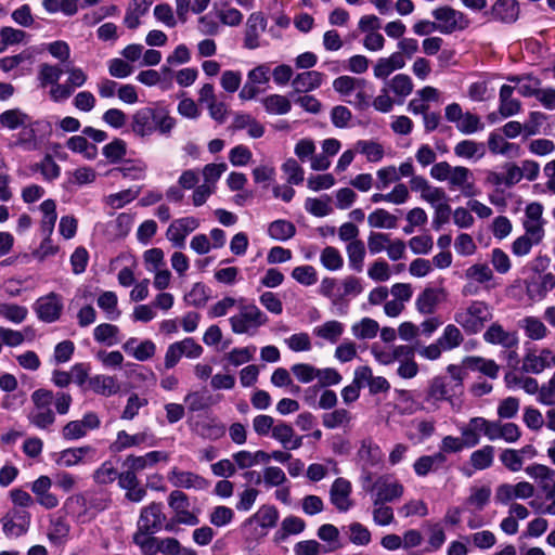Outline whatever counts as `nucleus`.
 <instances>
[{
  "label": "nucleus",
  "instance_id": "1",
  "mask_svg": "<svg viewBox=\"0 0 555 555\" xmlns=\"http://www.w3.org/2000/svg\"><path fill=\"white\" fill-rule=\"evenodd\" d=\"M175 126V118L164 106L142 107L131 116V130L139 138L150 137L156 130L162 134H168Z\"/></svg>",
  "mask_w": 555,
  "mask_h": 555
},
{
  "label": "nucleus",
  "instance_id": "2",
  "mask_svg": "<svg viewBox=\"0 0 555 555\" xmlns=\"http://www.w3.org/2000/svg\"><path fill=\"white\" fill-rule=\"evenodd\" d=\"M430 176L437 181H447L451 191H460L465 197L478 194L472 170L464 166H451L448 162L435 164Z\"/></svg>",
  "mask_w": 555,
  "mask_h": 555
},
{
  "label": "nucleus",
  "instance_id": "3",
  "mask_svg": "<svg viewBox=\"0 0 555 555\" xmlns=\"http://www.w3.org/2000/svg\"><path fill=\"white\" fill-rule=\"evenodd\" d=\"M492 319V312L488 304L480 300L472 301L467 307L459 309L454 314V321L468 335L479 333Z\"/></svg>",
  "mask_w": 555,
  "mask_h": 555
},
{
  "label": "nucleus",
  "instance_id": "4",
  "mask_svg": "<svg viewBox=\"0 0 555 555\" xmlns=\"http://www.w3.org/2000/svg\"><path fill=\"white\" fill-rule=\"evenodd\" d=\"M229 322L233 333L255 335L268 322V318L255 304H244L241 300L238 312Z\"/></svg>",
  "mask_w": 555,
  "mask_h": 555
},
{
  "label": "nucleus",
  "instance_id": "5",
  "mask_svg": "<svg viewBox=\"0 0 555 555\" xmlns=\"http://www.w3.org/2000/svg\"><path fill=\"white\" fill-rule=\"evenodd\" d=\"M53 392L47 389H37L31 393L34 409L29 412L28 422L41 430H48L55 422V414L50 408Z\"/></svg>",
  "mask_w": 555,
  "mask_h": 555
},
{
  "label": "nucleus",
  "instance_id": "6",
  "mask_svg": "<svg viewBox=\"0 0 555 555\" xmlns=\"http://www.w3.org/2000/svg\"><path fill=\"white\" fill-rule=\"evenodd\" d=\"M431 15L438 25V31L443 35H450L455 31L466 29L470 21L467 15L449 5H442L434 9Z\"/></svg>",
  "mask_w": 555,
  "mask_h": 555
},
{
  "label": "nucleus",
  "instance_id": "7",
  "mask_svg": "<svg viewBox=\"0 0 555 555\" xmlns=\"http://www.w3.org/2000/svg\"><path fill=\"white\" fill-rule=\"evenodd\" d=\"M373 504L392 502L403 495V486L390 475L378 476L370 488Z\"/></svg>",
  "mask_w": 555,
  "mask_h": 555
},
{
  "label": "nucleus",
  "instance_id": "8",
  "mask_svg": "<svg viewBox=\"0 0 555 555\" xmlns=\"http://www.w3.org/2000/svg\"><path fill=\"white\" fill-rule=\"evenodd\" d=\"M31 515L29 512L13 507L9 509L0 519L3 533L9 538H18L24 535L30 526Z\"/></svg>",
  "mask_w": 555,
  "mask_h": 555
},
{
  "label": "nucleus",
  "instance_id": "9",
  "mask_svg": "<svg viewBox=\"0 0 555 555\" xmlns=\"http://www.w3.org/2000/svg\"><path fill=\"white\" fill-rule=\"evenodd\" d=\"M165 520L163 504L152 502L141 509L135 532L156 533L163 528Z\"/></svg>",
  "mask_w": 555,
  "mask_h": 555
},
{
  "label": "nucleus",
  "instance_id": "10",
  "mask_svg": "<svg viewBox=\"0 0 555 555\" xmlns=\"http://www.w3.org/2000/svg\"><path fill=\"white\" fill-rule=\"evenodd\" d=\"M39 320L52 323L60 319L63 310L62 296L51 292L46 296L38 298L34 306Z\"/></svg>",
  "mask_w": 555,
  "mask_h": 555
},
{
  "label": "nucleus",
  "instance_id": "11",
  "mask_svg": "<svg viewBox=\"0 0 555 555\" xmlns=\"http://www.w3.org/2000/svg\"><path fill=\"white\" fill-rule=\"evenodd\" d=\"M526 474L534 479L539 489L544 493L545 498L555 495V469L533 463L525 468Z\"/></svg>",
  "mask_w": 555,
  "mask_h": 555
},
{
  "label": "nucleus",
  "instance_id": "12",
  "mask_svg": "<svg viewBox=\"0 0 555 555\" xmlns=\"http://www.w3.org/2000/svg\"><path fill=\"white\" fill-rule=\"evenodd\" d=\"M534 494V487L528 481H519L516 485L501 483L495 489V501L507 504L513 500H526Z\"/></svg>",
  "mask_w": 555,
  "mask_h": 555
},
{
  "label": "nucleus",
  "instance_id": "13",
  "mask_svg": "<svg viewBox=\"0 0 555 555\" xmlns=\"http://www.w3.org/2000/svg\"><path fill=\"white\" fill-rule=\"evenodd\" d=\"M481 435H485L491 441V421L483 417H473L461 428L466 448H473L480 442Z\"/></svg>",
  "mask_w": 555,
  "mask_h": 555
},
{
  "label": "nucleus",
  "instance_id": "14",
  "mask_svg": "<svg viewBox=\"0 0 555 555\" xmlns=\"http://www.w3.org/2000/svg\"><path fill=\"white\" fill-rule=\"evenodd\" d=\"M551 366V349H528L522 358L521 370L525 373L541 374Z\"/></svg>",
  "mask_w": 555,
  "mask_h": 555
},
{
  "label": "nucleus",
  "instance_id": "15",
  "mask_svg": "<svg viewBox=\"0 0 555 555\" xmlns=\"http://www.w3.org/2000/svg\"><path fill=\"white\" fill-rule=\"evenodd\" d=\"M199 222L194 217H184L177 219L170 223L167 229L166 236L176 247L184 246L185 237L196 230Z\"/></svg>",
  "mask_w": 555,
  "mask_h": 555
},
{
  "label": "nucleus",
  "instance_id": "16",
  "mask_svg": "<svg viewBox=\"0 0 555 555\" xmlns=\"http://www.w3.org/2000/svg\"><path fill=\"white\" fill-rule=\"evenodd\" d=\"M462 393L448 382L446 377L436 376L429 382L426 401L437 403L440 401H452V398Z\"/></svg>",
  "mask_w": 555,
  "mask_h": 555
},
{
  "label": "nucleus",
  "instance_id": "17",
  "mask_svg": "<svg viewBox=\"0 0 555 555\" xmlns=\"http://www.w3.org/2000/svg\"><path fill=\"white\" fill-rule=\"evenodd\" d=\"M267 28V18L261 12H253L246 22L244 47L254 50L260 46L259 37Z\"/></svg>",
  "mask_w": 555,
  "mask_h": 555
},
{
  "label": "nucleus",
  "instance_id": "18",
  "mask_svg": "<svg viewBox=\"0 0 555 555\" xmlns=\"http://www.w3.org/2000/svg\"><path fill=\"white\" fill-rule=\"evenodd\" d=\"M167 478L176 488L204 490L208 487V481L204 477L193 472L180 470L177 467L168 473Z\"/></svg>",
  "mask_w": 555,
  "mask_h": 555
},
{
  "label": "nucleus",
  "instance_id": "19",
  "mask_svg": "<svg viewBox=\"0 0 555 555\" xmlns=\"http://www.w3.org/2000/svg\"><path fill=\"white\" fill-rule=\"evenodd\" d=\"M271 437L289 451L299 449L304 440V437L298 436L291 424L283 421L275 423Z\"/></svg>",
  "mask_w": 555,
  "mask_h": 555
},
{
  "label": "nucleus",
  "instance_id": "20",
  "mask_svg": "<svg viewBox=\"0 0 555 555\" xmlns=\"http://www.w3.org/2000/svg\"><path fill=\"white\" fill-rule=\"evenodd\" d=\"M351 483L345 478H337L333 482L330 490V499L331 503L339 511L347 512L351 506L352 502L350 500L351 494Z\"/></svg>",
  "mask_w": 555,
  "mask_h": 555
},
{
  "label": "nucleus",
  "instance_id": "21",
  "mask_svg": "<svg viewBox=\"0 0 555 555\" xmlns=\"http://www.w3.org/2000/svg\"><path fill=\"white\" fill-rule=\"evenodd\" d=\"M447 293L443 288H425L416 298L415 306L420 313L431 314L444 301Z\"/></svg>",
  "mask_w": 555,
  "mask_h": 555
},
{
  "label": "nucleus",
  "instance_id": "22",
  "mask_svg": "<svg viewBox=\"0 0 555 555\" xmlns=\"http://www.w3.org/2000/svg\"><path fill=\"white\" fill-rule=\"evenodd\" d=\"M169 455L164 451H150L143 455H128L125 465L130 466L138 474L153 468L159 462H168Z\"/></svg>",
  "mask_w": 555,
  "mask_h": 555
},
{
  "label": "nucleus",
  "instance_id": "23",
  "mask_svg": "<svg viewBox=\"0 0 555 555\" xmlns=\"http://www.w3.org/2000/svg\"><path fill=\"white\" fill-rule=\"evenodd\" d=\"M244 477L254 480L256 485H259L262 480L266 488L281 487L287 481L286 474L279 466L264 467L262 476L254 470L246 472Z\"/></svg>",
  "mask_w": 555,
  "mask_h": 555
},
{
  "label": "nucleus",
  "instance_id": "24",
  "mask_svg": "<svg viewBox=\"0 0 555 555\" xmlns=\"http://www.w3.org/2000/svg\"><path fill=\"white\" fill-rule=\"evenodd\" d=\"M52 481L48 476H40L31 483V492L36 495L37 502L47 509L55 508L59 499L50 492Z\"/></svg>",
  "mask_w": 555,
  "mask_h": 555
},
{
  "label": "nucleus",
  "instance_id": "25",
  "mask_svg": "<svg viewBox=\"0 0 555 555\" xmlns=\"http://www.w3.org/2000/svg\"><path fill=\"white\" fill-rule=\"evenodd\" d=\"M483 339L488 344L500 345L511 349L518 345V336L515 332H507L499 323L491 324L483 333Z\"/></svg>",
  "mask_w": 555,
  "mask_h": 555
},
{
  "label": "nucleus",
  "instance_id": "26",
  "mask_svg": "<svg viewBox=\"0 0 555 555\" xmlns=\"http://www.w3.org/2000/svg\"><path fill=\"white\" fill-rule=\"evenodd\" d=\"M122 349L138 361H147L155 356L156 345L151 339L139 341L131 337L124 343Z\"/></svg>",
  "mask_w": 555,
  "mask_h": 555
},
{
  "label": "nucleus",
  "instance_id": "27",
  "mask_svg": "<svg viewBox=\"0 0 555 555\" xmlns=\"http://www.w3.org/2000/svg\"><path fill=\"white\" fill-rule=\"evenodd\" d=\"M357 456L362 468H372L382 462L383 452L371 438H365L361 441Z\"/></svg>",
  "mask_w": 555,
  "mask_h": 555
},
{
  "label": "nucleus",
  "instance_id": "28",
  "mask_svg": "<svg viewBox=\"0 0 555 555\" xmlns=\"http://www.w3.org/2000/svg\"><path fill=\"white\" fill-rule=\"evenodd\" d=\"M491 14L494 20L502 23H514L519 16V5L517 0H496L491 8Z\"/></svg>",
  "mask_w": 555,
  "mask_h": 555
},
{
  "label": "nucleus",
  "instance_id": "29",
  "mask_svg": "<svg viewBox=\"0 0 555 555\" xmlns=\"http://www.w3.org/2000/svg\"><path fill=\"white\" fill-rule=\"evenodd\" d=\"M324 74L317 70H307L296 75L292 80L294 90L298 93H307L318 89L323 82Z\"/></svg>",
  "mask_w": 555,
  "mask_h": 555
},
{
  "label": "nucleus",
  "instance_id": "30",
  "mask_svg": "<svg viewBox=\"0 0 555 555\" xmlns=\"http://www.w3.org/2000/svg\"><path fill=\"white\" fill-rule=\"evenodd\" d=\"M89 388L98 395L111 397L120 390V385L114 376L98 374L89 378Z\"/></svg>",
  "mask_w": 555,
  "mask_h": 555
},
{
  "label": "nucleus",
  "instance_id": "31",
  "mask_svg": "<svg viewBox=\"0 0 555 555\" xmlns=\"http://www.w3.org/2000/svg\"><path fill=\"white\" fill-rule=\"evenodd\" d=\"M491 488L488 485L473 486L469 489V495L464 502V506L474 512H481L490 502Z\"/></svg>",
  "mask_w": 555,
  "mask_h": 555
},
{
  "label": "nucleus",
  "instance_id": "32",
  "mask_svg": "<svg viewBox=\"0 0 555 555\" xmlns=\"http://www.w3.org/2000/svg\"><path fill=\"white\" fill-rule=\"evenodd\" d=\"M521 437V431L515 423H502L491 421V441L502 439L507 443H514Z\"/></svg>",
  "mask_w": 555,
  "mask_h": 555
},
{
  "label": "nucleus",
  "instance_id": "33",
  "mask_svg": "<svg viewBox=\"0 0 555 555\" xmlns=\"http://www.w3.org/2000/svg\"><path fill=\"white\" fill-rule=\"evenodd\" d=\"M447 462V455L442 452H436L431 455H423L418 457L413 465L417 476L424 477L429 472L437 470Z\"/></svg>",
  "mask_w": 555,
  "mask_h": 555
},
{
  "label": "nucleus",
  "instance_id": "34",
  "mask_svg": "<svg viewBox=\"0 0 555 555\" xmlns=\"http://www.w3.org/2000/svg\"><path fill=\"white\" fill-rule=\"evenodd\" d=\"M233 462L236 469H247L259 463L268 462V453L262 450L250 452L247 450H241L232 454Z\"/></svg>",
  "mask_w": 555,
  "mask_h": 555
},
{
  "label": "nucleus",
  "instance_id": "35",
  "mask_svg": "<svg viewBox=\"0 0 555 555\" xmlns=\"http://www.w3.org/2000/svg\"><path fill=\"white\" fill-rule=\"evenodd\" d=\"M279 511L273 505H262L259 509L247 519V524L256 522L263 529L273 528L279 520Z\"/></svg>",
  "mask_w": 555,
  "mask_h": 555
},
{
  "label": "nucleus",
  "instance_id": "36",
  "mask_svg": "<svg viewBox=\"0 0 555 555\" xmlns=\"http://www.w3.org/2000/svg\"><path fill=\"white\" fill-rule=\"evenodd\" d=\"M233 129H246L253 139L261 138L264 133V127L249 114H237L232 124Z\"/></svg>",
  "mask_w": 555,
  "mask_h": 555
},
{
  "label": "nucleus",
  "instance_id": "37",
  "mask_svg": "<svg viewBox=\"0 0 555 555\" xmlns=\"http://www.w3.org/2000/svg\"><path fill=\"white\" fill-rule=\"evenodd\" d=\"M488 147L492 154L518 156L520 152L519 145L506 141L503 135L496 132L489 134Z\"/></svg>",
  "mask_w": 555,
  "mask_h": 555
},
{
  "label": "nucleus",
  "instance_id": "38",
  "mask_svg": "<svg viewBox=\"0 0 555 555\" xmlns=\"http://www.w3.org/2000/svg\"><path fill=\"white\" fill-rule=\"evenodd\" d=\"M149 435L146 433H138L130 435L125 430L117 433L116 440L112 443L111 450L113 452H121L131 447H138L147 441Z\"/></svg>",
  "mask_w": 555,
  "mask_h": 555
},
{
  "label": "nucleus",
  "instance_id": "39",
  "mask_svg": "<svg viewBox=\"0 0 555 555\" xmlns=\"http://www.w3.org/2000/svg\"><path fill=\"white\" fill-rule=\"evenodd\" d=\"M118 171L124 178L130 180H144L146 178L147 165L142 159L125 160L121 166L112 170Z\"/></svg>",
  "mask_w": 555,
  "mask_h": 555
},
{
  "label": "nucleus",
  "instance_id": "40",
  "mask_svg": "<svg viewBox=\"0 0 555 555\" xmlns=\"http://www.w3.org/2000/svg\"><path fill=\"white\" fill-rule=\"evenodd\" d=\"M519 326L525 331L528 338L532 340L544 339L550 331L546 325L537 317H526L519 322Z\"/></svg>",
  "mask_w": 555,
  "mask_h": 555
},
{
  "label": "nucleus",
  "instance_id": "41",
  "mask_svg": "<svg viewBox=\"0 0 555 555\" xmlns=\"http://www.w3.org/2000/svg\"><path fill=\"white\" fill-rule=\"evenodd\" d=\"M454 154L460 158L480 159L486 154L485 144L473 140H462L454 146Z\"/></svg>",
  "mask_w": 555,
  "mask_h": 555
},
{
  "label": "nucleus",
  "instance_id": "42",
  "mask_svg": "<svg viewBox=\"0 0 555 555\" xmlns=\"http://www.w3.org/2000/svg\"><path fill=\"white\" fill-rule=\"evenodd\" d=\"M379 331V324L369 317L362 318L360 321L351 325V333L357 339L365 340L376 337Z\"/></svg>",
  "mask_w": 555,
  "mask_h": 555
},
{
  "label": "nucleus",
  "instance_id": "43",
  "mask_svg": "<svg viewBox=\"0 0 555 555\" xmlns=\"http://www.w3.org/2000/svg\"><path fill=\"white\" fill-rule=\"evenodd\" d=\"M345 331V326L337 320L326 321L323 324L313 328V334L317 337L325 339L332 344L336 343Z\"/></svg>",
  "mask_w": 555,
  "mask_h": 555
},
{
  "label": "nucleus",
  "instance_id": "44",
  "mask_svg": "<svg viewBox=\"0 0 555 555\" xmlns=\"http://www.w3.org/2000/svg\"><path fill=\"white\" fill-rule=\"evenodd\" d=\"M38 126V121H31V119H29L27 125L21 128L22 130L18 133V138L15 144L21 145L28 151L37 150L40 144V141L37 135Z\"/></svg>",
  "mask_w": 555,
  "mask_h": 555
},
{
  "label": "nucleus",
  "instance_id": "45",
  "mask_svg": "<svg viewBox=\"0 0 555 555\" xmlns=\"http://www.w3.org/2000/svg\"><path fill=\"white\" fill-rule=\"evenodd\" d=\"M30 117L20 108L7 109L0 114V125L8 130L26 126Z\"/></svg>",
  "mask_w": 555,
  "mask_h": 555
},
{
  "label": "nucleus",
  "instance_id": "46",
  "mask_svg": "<svg viewBox=\"0 0 555 555\" xmlns=\"http://www.w3.org/2000/svg\"><path fill=\"white\" fill-rule=\"evenodd\" d=\"M367 224L373 229H395L398 218L384 208H377L367 216Z\"/></svg>",
  "mask_w": 555,
  "mask_h": 555
},
{
  "label": "nucleus",
  "instance_id": "47",
  "mask_svg": "<svg viewBox=\"0 0 555 555\" xmlns=\"http://www.w3.org/2000/svg\"><path fill=\"white\" fill-rule=\"evenodd\" d=\"M346 253L350 269L356 272L363 270L364 258H365V246L362 241H352L347 244Z\"/></svg>",
  "mask_w": 555,
  "mask_h": 555
},
{
  "label": "nucleus",
  "instance_id": "48",
  "mask_svg": "<svg viewBox=\"0 0 555 555\" xmlns=\"http://www.w3.org/2000/svg\"><path fill=\"white\" fill-rule=\"evenodd\" d=\"M494 447L486 444L474 451L469 456V463L476 470H485L493 465Z\"/></svg>",
  "mask_w": 555,
  "mask_h": 555
},
{
  "label": "nucleus",
  "instance_id": "49",
  "mask_svg": "<svg viewBox=\"0 0 555 555\" xmlns=\"http://www.w3.org/2000/svg\"><path fill=\"white\" fill-rule=\"evenodd\" d=\"M267 113L272 115H285L292 108L291 101L282 94H270L261 100Z\"/></svg>",
  "mask_w": 555,
  "mask_h": 555
},
{
  "label": "nucleus",
  "instance_id": "50",
  "mask_svg": "<svg viewBox=\"0 0 555 555\" xmlns=\"http://www.w3.org/2000/svg\"><path fill=\"white\" fill-rule=\"evenodd\" d=\"M464 362L472 370L479 371L490 378L494 379L499 375L500 367L493 360L481 357H467Z\"/></svg>",
  "mask_w": 555,
  "mask_h": 555
},
{
  "label": "nucleus",
  "instance_id": "51",
  "mask_svg": "<svg viewBox=\"0 0 555 555\" xmlns=\"http://www.w3.org/2000/svg\"><path fill=\"white\" fill-rule=\"evenodd\" d=\"M437 340L444 348V351H450L462 345L464 336L456 325L448 324Z\"/></svg>",
  "mask_w": 555,
  "mask_h": 555
},
{
  "label": "nucleus",
  "instance_id": "52",
  "mask_svg": "<svg viewBox=\"0 0 555 555\" xmlns=\"http://www.w3.org/2000/svg\"><path fill=\"white\" fill-rule=\"evenodd\" d=\"M296 233L294 223L287 220L279 219L269 224L268 234L275 241H287Z\"/></svg>",
  "mask_w": 555,
  "mask_h": 555
},
{
  "label": "nucleus",
  "instance_id": "53",
  "mask_svg": "<svg viewBox=\"0 0 555 555\" xmlns=\"http://www.w3.org/2000/svg\"><path fill=\"white\" fill-rule=\"evenodd\" d=\"M64 74V69H62L57 65L42 63L38 69V81L41 88H46L47 86L56 85L60 81L61 76Z\"/></svg>",
  "mask_w": 555,
  "mask_h": 555
},
{
  "label": "nucleus",
  "instance_id": "54",
  "mask_svg": "<svg viewBox=\"0 0 555 555\" xmlns=\"http://www.w3.org/2000/svg\"><path fill=\"white\" fill-rule=\"evenodd\" d=\"M96 304L99 308L106 313V317L109 320H117L121 314V312L117 308L118 297L112 291H106L100 294Z\"/></svg>",
  "mask_w": 555,
  "mask_h": 555
},
{
  "label": "nucleus",
  "instance_id": "55",
  "mask_svg": "<svg viewBox=\"0 0 555 555\" xmlns=\"http://www.w3.org/2000/svg\"><path fill=\"white\" fill-rule=\"evenodd\" d=\"M119 327L111 323H102L93 330L94 339L107 346H113L119 341Z\"/></svg>",
  "mask_w": 555,
  "mask_h": 555
},
{
  "label": "nucleus",
  "instance_id": "56",
  "mask_svg": "<svg viewBox=\"0 0 555 555\" xmlns=\"http://www.w3.org/2000/svg\"><path fill=\"white\" fill-rule=\"evenodd\" d=\"M194 430L201 437H203L205 439H210V440L219 439L225 433L224 426L222 424H219L215 420L197 422L195 424Z\"/></svg>",
  "mask_w": 555,
  "mask_h": 555
},
{
  "label": "nucleus",
  "instance_id": "57",
  "mask_svg": "<svg viewBox=\"0 0 555 555\" xmlns=\"http://www.w3.org/2000/svg\"><path fill=\"white\" fill-rule=\"evenodd\" d=\"M356 150L365 155L366 159L371 163H377L384 157V147L382 144L370 141V140H360L356 143Z\"/></svg>",
  "mask_w": 555,
  "mask_h": 555
},
{
  "label": "nucleus",
  "instance_id": "58",
  "mask_svg": "<svg viewBox=\"0 0 555 555\" xmlns=\"http://www.w3.org/2000/svg\"><path fill=\"white\" fill-rule=\"evenodd\" d=\"M154 533L134 532L133 543L139 546L143 555H156L158 553V538L153 537Z\"/></svg>",
  "mask_w": 555,
  "mask_h": 555
},
{
  "label": "nucleus",
  "instance_id": "59",
  "mask_svg": "<svg viewBox=\"0 0 555 555\" xmlns=\"http://www.w3.org/2000/svg\"><path fill=\"white\" fill-rule=\"evenodd\" d=\"M467 281L486 284L493 279V272L487 263H475L465 270Z\"/></svg>",
  "mask_w": 555,
  "mask_h": 555
},
{
  "label": "nucleus",
  "instance_id": "60",
  "mask_svg": "<svg viewBox=\"0 0 555 555\" xmlns=\"http://www.w3.org/2000/svg\"><path fill=\"white\" fill-rule=\"evenodd\" d=\"M320 261L330 271L340 270L344 266V258L340 251L333 246H327L321 251Z\"/></svg>",
  "mask_w": 555,
  "mask_h": 555
},
{
  "label": "nucleus",
  "instance_id": "61",
  "mask_svg": "<svg viewBox=\"0 0 555 555\" xmlns=\"http://www.w3.org/2000/svg\"><path fill=\"white\" fill-rule=\"evenodd\" d=\"M447 540L446 532L440 524H434L427 527V546L425 551L433 553L442 547Z\"/></svg>",
  "mask_w": 555,
  "mask_h": 555
},
{
  "label": "nucleus",
  "instance_id": "62",
  "mask_svg": "<svg viewBox=\"0 0 555 555\" xmlns=\"http://www.w3.org/2000/svg\"><path fill=\"white\" fill-rule=\"evenodd\" d=\"M351 421V415L346 409H336L322 415V424L325 428L335 429L347 425Z\"/></svg>",
  "mask_w": 555,
  "mask_h": 555
},
{
  "label": "nucleus",
  "instance_id": "63",
  "mask_svg": "<svg viewBox=\"0 0 555 555\" xmlns=\"http://www.w3.org/2000/svg\"><path fill=\"white\" fill-rule=\"evenodd\" d=\"M341 288V292H337V296H335V301H341L349 296L356 297L363 292L361 280L353 275H348L343 279Z\"/></svg>",
  "mask_w": 555,
  "mask_h": 555
},
{
  "label": "nucleus",
  "instance_id": "64",
  "mask_svg": "<svg viewBox=\"0 0 555 555\" xmlns=\"http://www.w3.org/2000/svg\"><path fill=\"white\" fill-rule=\"evenodd\" d=\"M306 528V522L304 519L297 516H287L283 519L281 524V529L276 533L279 539L284 540L291 534H298L302 532Z\"/></svg>",
  "mask_w": 555,
  "mask_h": 555
}]
</instances>
